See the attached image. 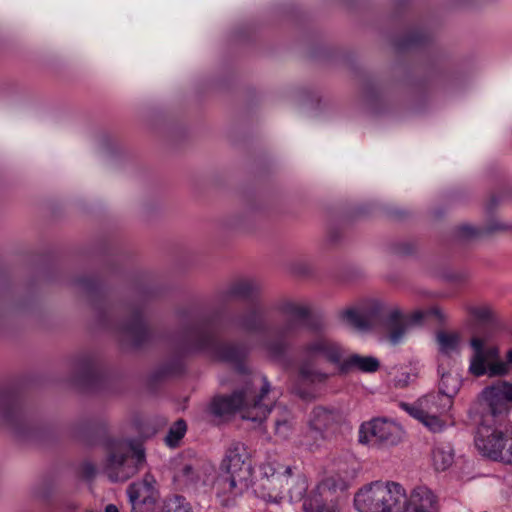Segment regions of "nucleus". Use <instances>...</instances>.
Returning <instances> with one entry per match:
<instances>
[{
  "label": "nucleus",
  "mask_w": 512,
  "mask_h": 512,
  "mask_svg": "<svg viewBox=\"0 0 512 512\" xmlns=\"http://www.w3.org/2000/svg\"><path fill=\"white\" fill-rule=\"evenodd\" d=\"M249 457V451L244 444L233 443L225 453L219 473L210 462L192 458L176 464L174 479L181 485L204 492L213 490L220 504L229 506L250 488Z\"/></svg>",
  "instance_id": "obj_1"
},
{
  "label": "nucleus",
  "mask_w": 512,
  "mask_h": 512,
  "mask_svg": "<svg viewBox=\"0 0 512 512\" xmlns=\"http://www.w3.org/2000/svg\"><path fill=\"white\" fill-rule=\"evenodd\" d=\"M429 316L440 322L447 318L444 311L437 306L405 314L398 306L387 305L377 299L365 300L346 308L340 314L341 319L356 331L378 333L382 340L391 345L400 344L411 327L421 325Z\"/></svg>",
  "instance_id": "obj_2"
},
{
  "label": "nucleus",
  "mask_w": 512,
  "mask_h": 512,
  "mask_svg": "<svg viewBox=\"0 0 512 512\" xmlns=\"http://www.w3.org/2000/svg\"><path fill=\"white\" fill-rule=\"evenodd\" d=\"M270 384L262 374H253L245 385L231 396L215 397L210 410L214 415L238 413L243 420L261 424L271 411Z\"/></svg>",
  "instance_id": "obj_3"
},
{
  "label": "nucleus",
  "mask_w": 512,
  "mask_h": 512,
  "mask_svg": "<svg viewBox=\"0 0 512 512\" xmlns=\"http://www.w3.org/2000/svg\"><path fill=\"white\" fill-rule=\"evenodd\" d=\"M405 489L394 481H372L361 486L353 498L357 512H401Z\"/></svg>",
  "instance_id": "obj_4"
},
{
  "label": "nucleus",
  "mask_w": 512,
  "mask_h": 512,
  "mask_svg": "<svg viewBox=\"0 0 512 512\" xmlns=\"http://www.w3.org/2000/svg\"><path fill=\"white\" fill-rule=\"evenodd\" d=\"M512 406V385L507 380L497 381L486 386L477 395L469 408V417L474 420L488 419L507 415Z\"/></svg>",
  "instance_id": "obj_5"
},
{
  "label": "nucleus",
  "mask_w": 512,
  "mask_h": 512,
  "mask_svg": "<svg viewBox=\"0 0 512 512\" xmlns=\"http://www.w3.org/2000/svg\"><path fill=\"white\" fill-rule=\"evenodd\" d=\"M472 354L469 358L468 372L474 377L488 376L501 377L509 373L512 364V349L507 352L506 361L500 357L499 348L495 345H487L486 339L481 336H473L470 339Z\"/></svg>",
  "instance_id": "obj_6"
},
{
  "label": "nucleus",
  "mask_w": 512,
  "mask_h": 512,
  "mask_svg": "<svg viewBox=\"0 0 512 512\" xmlns=\"http://www.w3.org/2000/svg\"><path fill=\"white\" fill-rule=\"evenodd\" d=\"M145 463L142 444L119 441L112 446L105 463V473L112 481H125L135 475Z\"/></svg>",
  "instance_id": "obj_7"
},
{
  "label": "nucleus",
  "mask_w": 512,
  "mask_h": 512,
  "mask_svg": "<svg viewBox=\"0 0 512 512\" xmlns=\"http://www.w3.org/2000/svg\"><path fill=\"white\" fill-rule=\"evenodd\" d=\"M452 406L451 400L438 392L428 393L413 404L400 403V407L405 412L434 433L445 429L447 423L443 417L451 410Z\"/></svg>",
  "instance_id": "obj_8"
},
{
  "label": "nucleus",
  "mask_w": 512,
  "mask_h": 512,
  "mask_svg": "<svg viewBox=\"0 0 512 512\" xmlns=\"http://www.w3.org/2000/svg\"><path fill=\"white\" fill-rule=\"evenodd\" d=\"M189 341L195 349L206 351L219 360L235 365L239 364L248 353L246 346L222 342L210 326L193 329L189 334Z\"/></svg>",
  "instance_id": "obj_9"
},
{
  "label": "nucleus",
  "mask_w": 512,
  "mask_h": 512,
  "mask_svg": "<svg viewBox=\"0 0 512 512\" xmlns=\"http://www.w3.org/2000/svg\"><path fill=\"white\" fill-rule=\"evenodd\" d=\"M404 437L403 427L393 419L376 417L363 422L358 431V441L370 447H391Z\"/></svg>",
  "instance_id": "obj_10"
},
{
  "label": "nucleus",
  "mask_w": 512,
  "mask_h": 512,
  "mask_svg": "<svg viewBox=\"0 0 512 512\" xmlns=\"http://www.w3.org/2000/svg\"><path fill=\"white\" fill-rule=\"evenodd\" d=\"M285 471L277 472L275 464L265 462L256 471H251V484L255 485V493L267 502L278 503L283 498V482Z\"/></svg>",
  "instance_id": "obj_11"
},
{
  "label": "nucleus",
  "mask_w": 512,
  "mask_h": 512,
  "mask_svg": "<svg viewBox=\"0 0 512 512\" xmlns=\"http://www.w3.org/2000/svg\"><path fill=\"white\" fill-rule=\"evenodd\" d=\"M478 421L479 424L474 438L475 447L481 455L490 459V454L486 449H499L510 429L507 424L496 426L495 421L488 419Z\"/></svg>",
  "instance_id": "obj_12"
},
{
  "label": "nucleus",
  "mask_w": 512,
  "mask_h": 512,
  "mask_svg": "<svg viewBox=\"0 0 512 512\" xmlns=\"http://www.w3.org/2000/svg\"><path fill=\"white\" fill-rule=\"evenodd\" d=\"M401 512H438L434 493L425 486L413 489L409 496L405 493V504Z\"/></svg>",
  "instance_id": "obj_13"
},
{
  "label": "nucleus",
  "mask_w": 512,
  "mask_h": 512,
  "mask_svg": "<svg viewBox=\"0 0 512 512\" xmlns=\"http://www.w3.org/2000/svg\"><path fill=\"white\" fill-rule=\"evenodd\" d=\"M320 358V341L314 340L303 350L299 368V380L303 383H314L318 379V361Z\"/></svg>",
  "instance_id": "obj_14"
},
{
  "label": "nucleus",
  "mask_w": 512,
  "mask_h": 512,
  "mask_svg": "<svg viewBox=\"0 0 512 512\" xmlns=\"http://www.w3.org/2000/svg\"><path fill=\"white\" fill-rule=\"evenodd\" d=\"M438 373L440 375L438 393L449 398L453 403L454 397L462 386V378L456 369H447L442 362L439 363Z\"/></svg>",
  "instance_id": "obj_15"
},
{
  "label": "nucleus",
  "mask_w": 512,
  "mask_h": 512,
  "mask_svg": "<svg viewBox=\"0 0 512 512\" xmlns=\"http://www.w3.org/2000/svg\"><path fill=\"white\" fill-rule=\"evenodd\" d=\"M435 342L440 357L460 354L463 344L460 333L446 330H440L435 334Z\"/></svg>",
  "instance_id": "obj_16"
},
{
  "label": "nucleus",
  "mask_w": 512,
  "mask_h": 512,
  "mask_svg": "<svg viewBox=\"0 0 512 512\" xmlns=\"http://www.w3.org/2000/svg\"><path fill=\"white\" fill-rule=\"evenodd\" d=\"M127 494L129 501L140 498L159 499V492L156 486V480L151 474H146L142 480L132 483Z\"/></svg>",
  "instance_id": "obj_17"
},
{
  "label": "nucleus",
  "mask_w": 512,
  "mask_h": 512,
  "mask_svg": "<svg viewBox=\"0 0 512 512\" xmlns=\"http://www.w3.org/2000/svg\"><path fill=\"white\" fill-rule=\"evenodd\" d=\"M284 481L289 486L288 493L292 502H304L310 497H318L316 493L305 496L308 489V482L306 477L302 475H297L295 477L292 476L290 467L285 468Z\"/></svg>",
  "instance_id": "obj_18"
},
{
  "label": "nucleus",
  "mask_w": 512,
  "mask_h": 512,
  "mask_svg": "<svg viewBox=\"0 0 512 512\" xmlns=\"http://www.w3.org/2000/svg\"><path fill=\"white\" fill-rule=\"evenodd\" d=\"M380 368V361L374 356H364L357 353L349 354L343 366V372L359 371L375 373Z\"/></svg>",
  "instance_id": "obj_19"
},
{
  "label": "nucleus",
  "mask_w": 512,
  "mask_h": 512,
  "mask_svg": "<svg viewBox=\"0 0 512 512\" xmlns=\"http://www.w3.org/2000/svg\"><path fill=\"white\" fill-rule=\"evenodd\" d=\"M454 462V450L450 443H437L431 451V463L435 470L445 471Z\"/></svg>",
  "instance_id": "obj_20"
},
{
  "label": "nucleus",
  "mask_w": 512,
  "mask_h": 512,
  "mask_svg": "<svg viewBox=\"0 0 512 512\" xmlns=\"http://www.w3.org/2000/svg\"><path fill=\"white\" fill-rule=\"evenodd\" d=\"M349 486L347 474L340 471H326L322 478V497L326 493L331 495L343 493Z\"/></svg>",
  "instance_id": "obj_21"
},
{
  "label": "nucleus",
  "mask_w": 512,
  "mask_h": 512,
  "mask_svg": "<svg viewBox=\"0 0 512 512\" xmlns=\"http://www.w3.org/2000/svg\"><path fill=\"white\" fill-rule=\"evenodd\" d=\"M347 356L344 348L339 343L322 337V359L327 360L343 372Z\"/></svg>",
  "instance_id": "obj_22"
},
{
  "label": "nucleus",
  "mask_w": 512,
  "mask_h": 512,
  "mask_svg": "<svg viewBox=\"0 0 512 512\" xmlns=\"http://www.w3.org/2000/svg\"><path fill=\"white\" fill-rule=\"evenodd\" d=\"M259 289L260 285L256 280L242 279L232 284L229 293L232 296L246 299L256 295Z\"/></svg>",
  "instance_id": "obj_23"
},
{
  "label": "nucleus",
  "mask_w": 512,
  "mask_h": 512,
  "mask_svg": "<svg viewBox=\"0 0 512 512\" xmlns=\"http://www.w3.org/2000/svg\"><path fill=\"white\" fill-rule=\"evenodd\" d=\"M486 450L489 452L491 460L512 465V430L506 435L499 449Z\"/></svg>",
  "instance_id": "obj_24"
},
{
  "label": "nucleus",
  "mask_w": 512,
  "mask_h": 512,
  "mask_svg": "<svg viewBox=\"0 0 512 512\" xmlns=\"http://www.w3.org/2000/svg\"><path fill=\"white\" fill-rule=\"evenodd\" d=\"M467 311L471 318L481 325H489L494 322V311L489 305H470Z\"/></svg>",
  "instance_id": "obj_25"
},
{
  "label": "nucleus",
  "mask_w": 512,
  "mask_h": 512,
  "mask_svg": "<svg viewBox=\"0 0 512 512\" xmlns=\"http://www.w3.org/2000/svg\"><path fill=\"white\" fill-rule=\"evenodd\" d=\"M238 325L248 333H257L263 330L264 321L261 313L253 310L245 314L239 320Z\"/></svg>",
  "instance_id": "obj_26"
},
{
  "label": "nucleus",
  "mask_w": 512,
  "mask_h": 512,
  "mask_svg": "<svg viewBox=\"0 0 512 512\" xmlns=\"http://www.w3.org/2000/svg\"><path fill=\"white\" fill-rule=\"evenodd\" d=\"M126 332L136 343H139L147 333L146 324L143 318L136 314L126 327Z\"/></svg>",
  "instance_id": "obj_27"
},
{
  "label": "nucleus",
  "mask_w": 512,
  "mask_h": 512,
  "mask_svg": "<svg viewBox=\"0 0 512 512\" xmlns=\"http://www.w3.org/2000/svg\"><path fill=\"white\" fill-rule=\"evenodd\" d=\"M187 430L186 423L183 420L176 421L169 429L165 438V442L170 447L178 445L179 441L183 438Z\"/></svg>",
  "instance_id": "obj_28"
},
{
  "label": "nucleus",
  "mask_w": 512,
  "mask_h": 512,
  "mask_svg": "<svg viewBox=\"0 0 512 512\" xmlns=\"http://www.w3.org/2000/svg\"><path fill=\"white\" fill-rule=\"evenodd\" d=\"M159 512H192L189 504L183 497L174 496L164 501Z\"/></svg>",
  "instance_id": "obj_29"
},
{
  "label": "nucleus",
  "mask_w": 512,
  "mask_h": 512,
  "mask_svg": "<svg viewBox=\"0 0 512 512\" xmlns=\"http://www.w3.org/2000/svg\"><path fill=\"white\" fill-rule=\"evenodd\" d=\"M282 312L293 320H306L309 317V309L291 302L282 306Z\"/></svg>",
  "instance_id": "obj_30"
},
{
  "label": "nucleus",
  "mask_w": 512,
  "mask_h": 512,
  "mask_svg": "<svg viewBox=\"0 0 512 512\" xmlns=\"http://www.w3.org/2000/svg\"><path fill=\"white\" fill-rule=\"evenodd\" d=\"M261 349L271 358L280 359L285 351V342L282 339L275 341H264L260 344Z\"/></svg>",
  "instance_id": "obj_31"
},
{
  "label": "nucleus",
  "mask_w": 512,
  "mask_h": 512,
  "mask_svg": "<svg viewBox=\"0 0 512 512\" xmlns=\"http://www.w3.org/2000/svg\"><path fill=\"white\" fill-rule=\"evenodd\" d=\"M158 499L140 498L129 501L131 504V512H153Z\"/></svg>",
  "instance_id": "obj_32"
},
{
  "label": "nucleus",
  "mask_w": 512,
  "mask_h": 512,
  "mask_svg": "<svg viewBox=\"0 0 512 512\" xmlns=\"http://www.w3.org/2000/svg\"><path fill=\"white\" fill-rule=\"evenodd\" d=\"M482 229L474 227L470 224H463L458 227L456 234L461 240H470L479 237L482 234Z\"/></svg>",
  "instance_id": "obj_33"
},
{
  "label": "nucleus",
  "mask_w": 512,
  "mask_h": 512,
  "mask_svg": "<svg viewBox=\"0 0 512 512\" xmlns=\"http://www.w3.org/2000/svg\"><path fill=\"white\" fill-rule=\"evenodd\" d=\"M415 377V374L407 370H400L393 376L391 383L395 388H404L408 386Z\"/></svg>",
  "instance_id": "obj_34"
},
{
  "label": "nucleus",
  "mask_w": 512,
  "mask_h": 512,
  "mask_svg": "<svg viewBox=\"0 0 512 512\" xmlns=\"http://www.w3.org/2000/svg\"><path fill=\"white\" fill-rule=\"evenodd\" d=\"M291 431V425L287 419L277 420L275 423V433L281 438H287Z\"/></svg>",
  "instance_id": "obj_35"
},
{
  "label": "nucleus",
  "mask_w": 512,
  "mask_h": 512,
  "mask_svg": "<svg viewBox=\"0 0 512 512\" xmlns=\"http://www.w3.org/2000/svg\"><path fill=\"white\" fill-rule=\"evenodd\" d=\"M304 512H320V499L319 497H310L302 504Z\"/></svg>",
  "instance_id": "obj_36"
},
{
  "label": "nucleus",
  "mask_w": 512,
  "mask_h": 512,
  "mask_svg": "<svg viewBox=\"0 0 512 512\" xmlns=\"http://www.w3.org/2000/svg\"><path fill=\"white\" fill-rule=\"evenodd\" d=\"M309 429L312 434L311 436L317 439L319 434V419L317 417H314L309 421Z\"/></svg>",
  "instance_id": "obj_37"
},
{
  "label": "nucleus",
  "mask_w": 512,
  "mask_h": 512,
  "mask_svg": "<svg viewBox=\"0 0 512 512\" xmlns=\"http://www.w3.org/2000/svg\"><path fill=\"white\" fill-rule=\"evenodd\" d=\"M333 503L330 507L328 508H325L323 505H322V512H339V506L336 502H334L333 500H331Z\"/></svg>",
  "instance_id": "obj_38"
},
{
  "label": "nucleus",
  "mask_w": 512,
  "mask_h": 512,
  "mask_svg": "<svg viewBox=\"0 0 512 512\" xmlns=\"http://www.w3.org/2000/svg\"><path fill=\"white\" fill-rule=\"evenodd\" d=\"M105 512H120L117 506L109 504L105 507Z\"/></svg>",
  "instance_id": "obj_39"
},
{
  "label": "nucleus",
  "mask_w": 512,
  "mask_h": 512,
  "mask_svg": "<svg viewBox=\"0 0 512 512\" xmlns=\"http://www.w3.org/2000/svg\"><path fill=\"white\" fill-rule=\"evenodd\" d=\"M332 418H333V420H339L340 419L339 413L333 414Z\"/></svg>",
  "instance_id": "obj_40"
},
{
  "label": "nucleus",
  "mask_w": 512,
  "mask_h": 512,
  "mask_svg": "<svg viewBox=\"0 0 512 512\" xmlns=\"http://www.w3.org/2000/svg\"><path fill=\"white\" fill-rule=\"evenodd\" d=\"M325 414H326V410H324V409L322 408V414H321L322 421L324 420V416H325Z\"/></svg>",
  "instance_id": "obj_41"
},
{
  "label": "nucleus",
  "mask_w": 512,
  "mask_h": 512,
  "mask_svg": "<svg viewBox=\"0 0 512 512\" xmlns=\"http://www.w3.org/2000/svg\"><path fill=\"white\" fill-rule=\"evenodd\" d=\"M300 394H301V396H302L303 398L308 397V394H306V393H302V392H300Z\"/></svg>",
  "instance_id": "obj_42"
},
{
  "label": "nucleus",
  "mask_w": 512,
  "mask_h": 512,
  "mask_svg": "<svg viewBox=\"0 0 512 512\" xmlns=\"http://www.w3.org/2000/svg\"><path fill=\"white\" fill-rule=\"evenodd\" d=\"M494 229H502V226H497Z\"/></svg>",
  "instance_id": "obj_43"
}]
</instances>
